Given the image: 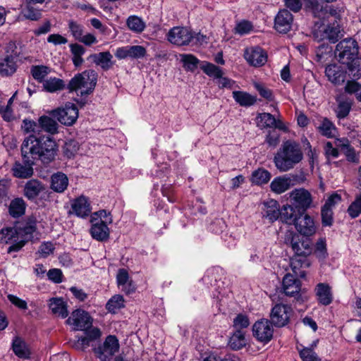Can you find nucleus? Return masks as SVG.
Wrapping results in <instances>:
<instances>
[{
    "label": "nucleus",
    "instance_id": "nucleus-1",
    "mask_svg": "<svg viewBox=\"0 0 361 361\" xmlns=\"http://www.w3.org/2000/svg\"><path fill=\"white\" fill-rule=\"evenodd\" d=\"M58 150L55 140L49 135H30L21 145L23 160L35 164L37 160L49 164L54 160Z\"/></svg>",
    "mask_w": 361,
    "mask_h": 361
},
{
    "label": "nucleus",
    "instance_id": "nucleus-2",
    "mask_svg": "<svg viewBox=\"0 0 361 361\" xmlns=\"http://www.w3.org/2000/svg\"><path fill=\"white\" fill-rule=\"evenodd\" d=\"M285 243L291 247L294 253L290 259L292 271L297 273L299 269L309 267L310 262L307 257L313 252L311 240L298 233H290L286 235Z\"/></svg>",
    "mask_w": 361,
    "mask_h": 361
},
{
    "label": "nucleus",
    "instance_id": "nucleus-3",
    "mask_svg": "<svg viewBox=\"0 0 361 361\" xmlns=\"http://www.w3.org/2000/svg\"><path fill=\"white\" fill-rule=\"evenodd\" d=\"M358 53L357 43L352 38L339 42L334 51L338 61L347 66L349 73L357 78L361 76V59L357 56Z\"/></svg>",
    "mask_w": 361,
    "mask_h": 361
},
{
    "label": "nucleus",
    "instance_id": "nucleus-4",
    "mask_svg": "<svg viewBox=\"0 0 361 361\" xmlns=\"http://www.w3.org/2000/svg\"><path fill=\"white\" fill-rule=\"evenodd\" d=\"M303 158L301 147L298 143L288 140L282 143L274 157L276 168L280 172L293 169Z\"/></svg>",
    "mask_w": 361,
    "mask_h": 361
},
{
    "label": "nucleus",
    "instance_id": "nucleus-5",
    "mask_svg": "<svg viewBox=\"0 0 361 361\" xmlns=\"http://www.w3.org/2000/svg\"><path fill=\"white\" fill-rule=\"evenodd\" d=\"M97 72L94 70H87L78 73L69 81L67 89L69 92L83 89L80 91L81 96L90 94L97 85Z\"/></svg>",
    "mask_w": 361,
    "mask_h": 361
},
{
    "label": "nucleus",
    "instance_id": "nucleus-6",
    "mask_svg": "<svg viewBox=\"0 0 361 361\" xmlns=\"http://www.w3.org/2000/svg\"><path fill=\"white\" fill-rule=\"evenodd\" d=\"M119 349L120 344L117 337L109 335L102 345L94 349V352L100 361H111Z\"/></svg>",
    "mask_w": 361,
    "mask_h": 361
},
{
    "label": "nucleus",
    "instance_id": "nucleus-7",
    "mask_svg": "<svg viewBox=\"0 0 361 361\" xmlns=\"http://www.w3.org/2000/svg\"><path fill=\"white\" fill-rule=\"evenodd\" d=\"M51 115L61 123L71 126L78 117V109L75 104L68 102L63 107L52 111Z\"/></svg>",
    "mask_w": 361,
    "mask_h": 361
},
{
    "label": "nucleus",
    "instance_id": "nucleus-8",
    "mask_svg": "<svg viewBox=\"0 0 361 361\" xmlns=\"http://www.w3.org/2000/svg\"><path fill=\"white\" fill-rule=\"evenodd\" d=\"M290 202L300 212H306L311 206L312 198L308 190L299 188L290 192Z\"/></svg>",
    "mask_w": 361,
    "mask_h": 361
},
{
    "label": "nucleus",
    "instance_id": "nucleus-9",
    "mask_svg": "<svg viewBox=\"0 0 361 361\" xmlns=\"http://www.w3.org/2000/svg\"><path fill=\"white\" fill-rule=\"evenodd\" d=\"M293 313L290 306L276 304L271 310L270 322L276 327H283L289 322Z\"/></svg>",
    "mask_w": 361,
    "mask_h": 361
},
{
    "label": "nucleus",
    "instance_id": "nucleus-10",
    "mask_svg": "<svg viewBox=\"0 0 361 361\" xmlns=\"http://www.w3.org/2000/svg\"><path fill=\"white\" fill-rule=\"evenodd\" d=\"M273 325L268 319L257 321L252 326L253 336L259 342L269 343L273 338Z\"/></svg>",
    "mask_w": 361,
    "mask_h": 361
},
{
    "label": "nucleus",
    "instance_id": "nucleus-11",
    "mask_svg": "<svg viewBox=\"0 0 361 361\" xmlns=\"http://www.w3.org/2000/svg\"><path fill=\"white\" fill-rule=\"evenodd\" d=\"M301 285V281L290 274H286L283 279L282 288L285 295L289 297H294L295 300L300 302L303 301L302 295L300 293Z\"/></svg>",
    "mask_w": 361,
    "mask_h": 361
},
{
    "label": "nucleus",
    "instance_id": "nucleus-12",
    "mask_svg": "<svg viewBox=\"0 0 361 361\" xmlns=\"http://www.w3.org/2000/svg\"><path fill=\"white\" fill-rule=\"evenodd\" d=\"M66 322L73 326L74 331H82L92 326V319L88 312L78 309L72 312Z\"/></svg>",
    "mask_w": 361,
    "mask_h": 361
},
{
    "label": "nucleus",
    "instance_id": "nucleus-13",
    "mask_svg": "<svg viewBox=\"0 0 361 361\" xmlns=\"http://www.w3.org/2000/svg\"><path fill=\"white\" fill-rule=\"evenodd\" d=\"M92 221V226L90 229V233L93 239L99 241L105 242L109 238L110 231L107 226V224L112 223V218L110 216L108 219L103 220H94Z\"/></svg>",
    "mask_w": 361,
    "mask_h": 361
},
{
    "label": "nucleus",
    "instance_id": "nucleus-14",
    "mask_svg": "<svg viewBox=\"0 0 361 361\" xmlns=\"http://www.w3.org/2000/svg\"><path fill=\"white\" fill-rule=\"evenodd\" d=\"M244 58L252 66L260 67L267 61V54L259 47H251L246 48L244 51Z\"/></svg>",
    "mask_w": 361,
    "mask_h": 361
},
{
    "label": "nucleus",
    "instance_id": "nucleus-15",
    "mask_svg": "<svg viewBox=\"0 0 361 361\" xmlns=\"http://www.w3.org/2000/svg\"><path fill=\"white\" fill-rule=\"evenodd\" d=\"M293 225L300 235L305 238L312 235L316 231L313 219L305 212L299 214Z\"/></svg>",
    "mask_w": 361,
    "mask_h": 361
},
{
    "label": "nucleus",
    "instance_id": "nucleus-16",
    "mask_svg": "<svg viewBox=\"0 0 361 361\" xmlns=\"http://www.w3.org/2000/svg\"><path fill=\"white\" fill-rule=\"evenodd\" d=\"M293 16L287 9H281L274 18V28L279 33H287L292 27Z\"/></svg>",
    "mask_w": 361,
    "mask_h": 361
},
{
    "label": "nucleus",
    "instance_id": "nucleus-17",
    "mask_svg": "<svg viewBox=\"0 0 361 361\" xmlns=\"http://www.w3.org/2000/svg\"><path fill=\"white\" fill-rule=\"evenodd\" d=\"M315 295L317 301L322 305L327 306L333 301V293L331 286L325 283H318L315 288Z\"/></svg>",
    "mask_w": 361,
    "mask_h": 361
},
{
    "label": "nucleus",
    "instance_id": "nucleus-18",
    "mask_svg": "<svg viewBox=\"0 0 361 361\" xmlns=\"http://www.w3.org/2000/svg\"><path fill=\"white\" fill-rule=\"evenodd\" d=\"M112 59L113 56L109 51H104L91 54L87 59L99 66L104 71H107L113 66Z\"/></svg>",
    "mask_w": 361,
    "mask_h": 361
},
{
    "label": "nucleus",
    "instance_id": "nucleus-19",
    "mask_svg": "<svg viewBox=\"0 0 361 361\" xmlns=\"http://www.w3.org/2000/svg\"><path fill=\"white\" fill-rule=\"evenodd\" d=\"M73 213L79 217H85L91 212L90 204L84 196L75 199L71 204Z\"/></svg>",
    "mask_w": 361,
    "mask_h": 361
},
{
    "label": "nucleus",
    "instance_id": "nucleus-20",
    "mask_svg": "<svg viewBox=\"0 0 361 361\" xmlns=\"http://www.w3.org/2000/svg\"><path fill=\"white\" fill-rule=\"evenodd\" d=\"M17 56L8 55L0 59V75L1 76H9L13 75L17 68Z\"/></svg>",
    "mask_w": 361,
    "mask_h": 361
},
{
    "label": "nucleus",
    "instance_id": "nucleus-21",
    "mask_svg": "<svg viewBox=\"0 0 361 361\" xmlns=\"http://www.w3.org/2000/svg\"><path fill=\"white\" fill-rule=\"evenodd\" d=\"M336 145L341 149V151L345 154L348 161L355 164L359 163V156L357 154L354 147L350 145L348 140H337Z\"/></svg>",
    "mask_w": 361,
    "mask_h": 361
},
{
    "label": "nucleus",
    "instance_id": "nucleus-22",
    "mask_svg": "<svg viewBox=\"0 0 361 361\" xmlns=\"http://www.w3.org/2000/svg\"><path fill=\"white\" fill-rule=\"evenodd\" d=\"M336 102L338 104L337 109L336 110V116L339 119L347 117L353 104V99L345 95H341L336 98Z\"/></svg>",
    "mask_w": 361,
    "mask_h": 361
},
{
    "label": "nucleus",
    "instance_id": "nucleus-23",
    "mask_svg": "<svg viewBox=\"0 0 361 361\" xmlns=\"http://www.w3.org/2000/svg\"><path fill=\"white\" fill-rule=\"evenodd\" d=\"M25 164L16 161L11 170L13 175L18 178H28L33 174L32 166L35 164L27 163L23 160Z\"/></svg>",
    "mask_w": 361,
    "mask_h": 361
},
{
    "label": "nucleus",
    "instance_id": "nucleus-24",
    "mask_svg": "<svg viewBox=\"0 0 361 361\" xmlns=\"http://www.w3.org/2000/svg\"><path fill=\"white\" fill-rule=\"evenodd\" d=\"M325 74L329 80L335 85H341L345 80V73L340 70L336 65L331 64L326 67Z\"/></svg>",
    "mask_w": 361,
    "mask_h": 361
},
{
    "label": "nucleus",
    "instance_id": "nucleus-25",
    "mask_svg": "<svg viewBox=\"0 0 361 361\" xmlns=\"http://www.w3.org/2000/svg\"><path fill=\"white\" fill-rule=\"evenodd\" d=\"M291 188L290 179L286 175L275 178L270 184V188L276 194H281Z\"/></svg>",
    "mask_w": 361,
    "mask_h": 361
},
{
    "label": "nucleus",
    "instance_id": "nucleus-26",
    "mask_svg": "<svg viewBox=\"0 0 361 361\" xmlns=\"http://www.w3.org/2000/svg\"><path fill=\"white\" fill-rule=\"evenodd\" d=\"M300 214L301 212L291 204H286L280 210V219L288 224H293Z\"/></svg>",
    "mask_w": 361,
    "mask_h": 361
},
{
    "label": "nucleus",
    "instance_id": "nucleus-27",
    "mask_svg": "<svg viewBox=\"0 0 361 361\" xmlns=\"http://www.w3.org/2000/svg\"><path fill=\"white\" fill-rule=\"evenodd\" d=\"M68 185V178L67 176L58 172L54 173L51 178V188L56 192H63Z\"/></svg>",
    "mask_w": 361,
    "mask_h": 361
},
{
    "label": "nucleus",
    "instance_id": "nucleus-28",
    "mask_svg": "<svg viewBox=\"0 0 361 361\" xmlns=\"http://www.w3.org/2000/svg\"><path fill=\"white\" fill-rule=\"evenodd\" d=\"M263 216L274 222L280 217L279 205L276 200H271L264 203Z\"/></svg>",
    "mask_w": 361,
    "mask_h": 361
},
{
    "label": "nucleus",
    "instance_id": "nucleus-29",
    "mask_svg": "<svg viewBox=\"0 0 361 361\" xmlns=\"http://www.w3.org/2000/svg\"><path fill=\"white\" fill-rule=\"evenodd\" d=\"M233 97L240 106L244 107L251 106L257 102V97L247 92L233 91Z\"/></svg>",
    "mask_w": 361,
    "mask_h": 361
},
{
    "label": "nucleus",
    "instance_id": "nucleus-30",
    "mask_svg": "<svg viewBox=\"0 0 361 361\" xmlns=\"http://www.w3.org/2000/svg\"><path fill=\"white\" fill-rule=\"evenodd\" d=\"M43 189V185L39 181L32 179L25 184L24 194L29 200H33L39 195Z\"/></svg>",
    "mask_w": 361,
    "mask_h": 361
},
{
    "label": "nucleus",
    "instance_id": "nucleus-31",
    "mask_svg": "<svg viewBox=\"0 0 361 361\" xmlns=\"http://www.w3.org/2000/svg\"><path fill=\"white\" fill-rule=\"evenodd\" d=\"M49 306L53 314L62 318H66L68 314L66 304L62 298L50 299Z\"/></svg>",
    "mask_w": 361,
    "mask_h": 361
},
{
    "label": "nucleus",
    "instance_id": "nucleus-32",
    "mask_svg": "<svg viewBox=\"0 0 361 361\" xmlns=\"http://www.w3.org/2000/svg\"><path fill=\"white\" fill-rule=\"evenodd\" d=\"M12 348L14 353L20 358H28L30 357V353L25 342L18 336L13 338Z\"/></svg>",
    "mask_w": 361,
    "mask_h": 361
},
{
    "label": "nucleus",
    "instance_id": "nucleus-33",
    "mask_svg": "<svg viewBox=\"0 0 361 361\" xmlns=\"http://www.w3.org/2000/svg\"><path fill=\"white\" fill-rule=\"evenodd\" d=\"M17 228L20 238L27 242L33 238L32 234L36 231V222L32 219H30L24 226H19Z\"/></svg>",
    "mask_w": 361,
    "mask_h": 361
},
{
    "label": "nucleus",
    "instance_id": "nucleus-34",
    "mask_svg": "<svg viewBox=\"0 0 361 361\" xmlns=\"http://www.w3.org/2000/svg\"><path fill=\"white\" fill-rule=\"evenodd\" d=\"M38 128L54 135L57 133L58 123L52 118L47 116H42L38 119Z\"/></svg>",
    "mask_w": 361,
    "mask_h": 361
},
{
    "label": "nucleus",
    "instance_id": "nucleus-35",
    "mask_svg": "<svg viewBox=\"0 0 361 361\" xmlns=\"http://www.w3.org/2000/svg\"><path fill=\"white\" fill-rule=\"evenodd\" d=\"M20 239L17 226L6 227L0 230V243H9L16 242Z\"/></svg>",
    "mask_w": 361,
    "mask_h": 361
},
{
    "label": "nucleus",
    "instance_id": "nucleus-36",
    "mask_svg": "<svg viewBox=\"0 0 361 361\" xmlns=\"http://www.w3.org/2000/svg\"><path fill=\"white\" fill-rule=\"evenodd\" d=\"M319 133L328 138L335 137L336 128L335 125L327 118H323L320 125L317 127Z\"/></svg>",
    "mask_w": 361,
    "mask_h": 361
},
{
    "label": "nucleus",
    "instance_id": "nucleus-37",
    "mask_svg": "<svg viewBox=\"0 0 361 361\" xmlns=\"http://www.w3.org/2000/svg\"><path fill=\"white\" fill-rule=\"evenodd\" d=\"M325 38L330 43H336L341 38V30L338 23H334L326 27L324 30Z\"/></svg>",
    "mask_w": 361,
    "mask_h": 361
},
{
    "label": "nucleus",
    "instance_id": "nucleus-38",
    "mask_svg": "<svg viewBox=\"0 0 361 361\" xmlns=\"http://www.w3.org/2000/svg\"><path fill=\"white\" fill-rule=\"evenodd\" d=\"M228 345L235 350L244 347L246 345L245 332L242 330H236L230 338Z\"/></svg>",
    "mask_w": 361,
    "mask_h": 361
},
{
    "label": "nucleus",
    "instance_id": "nucleus-39",
    "mask_svg": "<svg viewBox=\"0 0 361 361\" xmlns=\"http://www.w3.org/2000/svg\"><path fill=\"white\" fill-rule=\"evenodd\" d=\"M25 211V203L22 198L13 200L9 205L8 212L11 216L19 217L24 214Z\"/></svg>",
    "mask_w": 361,
    "mask_h": 361
},
{
    "label": "nucleus",
    "instance_id": "nucleus-40",
    "mask_svg": "<svg viewBox=\"0 0 361 361\" xmlns=\"http://www.w3.org/2000/svg\"><path fill=\"white\" fill-rule=\"evenodd\" d=\"M256 123L261 129L272 128L275 124V117L270 113H259L256 117Z\"/></svg>",
    "mask_w": 361,
    "mask_h": 361
},
{
    "label": "nucleus",
    "instance_id": "nucleus-41",
    "mask_svg": "<svg viewBox=\"0 0 361 361\" xmlns=\"http://www.w3.org/2000/svg\"><path fill=\"white\" fill-rule=\"evenodd\" d=\"M271 178V173L264 169H258L252 172L251 181L256 185L267 183Z\"/></svg>",
    "mask_w": 361,
    "mask_h": 361
},
{
    "label": "nucleus",
    "instance_id": "nucleus-42",
    "mask_svg": "<svg viewBox=\"0 0 361 361\" xmlns=\"http://www.w3.org/2000/svg\"><path fill=\"white\" fill-rule=\"evenodd\" d=\"M36 4L25 3V7L22 10V15L26 19L37 20L41 18V10L35 7Z\"/></svg>",
    "mask_w": 361,
    "mask_h": 361
},
{
    "label": "nucleus",
    "instance_id": "nucleus-43",
    "mask_svg": "<svg viewBox=\"0 0 361 361\" xmlns=\"http://www.w3.org/2000/svg\"><path fill=\"white\" fill-rule=\"evenodd\" d=\"M306 8L315 18H324L325 8L317 0H304Z\"/></svg>",
    "mask_w": 361,
    "mask_h": 361
},
{
    "label": "nucleus",
    "instance_id": "nucleus-44",
    "mask_svg": "<svg viewBox=\"0 0 361 361\" xmlns=\"http://www.w3.org/2000/svg\"><path fill=\"white\" fill-rule=\"evenodd\" d=\"M124 307V298L121 295H115L111 298L106 304V310L111 313Z\"/></svg>",
    "mask_w": 361,
    "mask_h": 361
},
{
    "label": "nucleus",
    "instance_id": "nucleus-45",
    "mask_svg": "<svg viewBox=\"0 0 361 361\" xmlns=\"http://www.w3.org/2000/svg\"><path fill=\"white\" fill-rule=\"evenodd\" d=\"M65 87L63 80L53 78L46 80L43 82L44 89L49 92H54L57 90H63Z\"/></svg>",
    "mask_w": 361,
    "mask_h": 361
},
{
    "label": "nucleus",
    "instance_id": "nucleus-46",
    "mask_svg": "<svg viewBox=\"0 0 361 361\" xmlns=\"http://www.w3.org/2000/svg\"><path fill=\"white\" fill-rule=\"evenodd\" d=\"M344 89L346 93L355 94L357 100L361 102V84L355 80H348Z\"/></svg>",
    "mask_w": 361,
    "mask_h": 361
},
{
    "label": "nucleus",
    "instance_id": "nucleus-47",
    "mask_svg": "<svg viewBox=\"0 0 361 361\" xmlns=\"http://www.w3.org/2000/svg\"><path fill=\"white\" fill-rule=\"evenodd\" d=\"M50 68L46 66H33L31 68V73L34 79L39 82H43L44 78L49 73Z\"/></svg>",
    "mask_w": 361,
    "mask_h": 361
},
{
    "label": "nucleus",
    "instance_id": "nucleus-48",
    "mask_svg": "<svg viewBox=\"0 0 361 361\" xmlns=\"http://www.w3.org/2000/svg\"><path fill=\"white\" fill-rule=\"evenodd\" d=\"M80 148V144L75 140H69L65 142L63 146V154L67 158L73 157Z\"/></svg>",
    "mask_w": 361,
    "mask_h": 361
},
{
    "label": "nucleus",
    "instance_id": "nucleus-49",
    "mask_svg": "<svg viewBox=\"0 0 361 361\" xmlns=\"http://www.w3.org/2000/svg\"><path fill=\"white\" fill-rule=\"evenodd\" d=\"M200 61L192 54H182L183 67L190 71H195L197 68Z\"/></svg>",
    "mask_w": 361,
    "mask_h": 361
},
{
    "label": "nucleus",
    "instance_id": "nucleus-50",
    "mask_svg": "<svg viewBox=\"0 0 361 361\" xmlns=\"http://www.w3.org/2000/svg\"><path fill=\"white\" fill-rule=\"evenodd\" d=\"M68 29L75 40L80 41L85 34L84 26L76 21H68Z\"/></svg>",
    "mask_w": 361,
    "mask_h": 361
},
{
    "label": "nucleus",
    "instance_id": "nucleus-51",
    "mask_svg": "<svg viewBox=\"0 0 361 361\" xmlns=\"http://www.w3.org/2000/svg\"><path fill=\"white\" fill-rule=\"evenodd\" d=\"M127 25L131 30L136 32H141L145 27L142 19L137 16H130L127 20Z\"/></svg>",
    "mask_w": 361,
    "mask_h": 361
},
{
    "label": "nucleus",
    "instance_id": "nucleus-52",
    "mask_svg": "<svg viewBox=\"0 0 361 361\" xmlns=\"http://www.w3.org/2000/svg\"><path fill=\"white\" fill-rule=\"evenodd\" d=\"M201 69L210 77L220 78L223 75L221 68L211 63H206L204 65H202Z\"/></svg>",
    "mask_w": 361,
    "mask_h": 361
},
{
    "label": "nucleus",
    "instance_id": "nucleus-53",
    "mask_svg": "<svg viewBox=\"0 0 361 361\" xmlns=\"http://www.w3.org/2000/svg\"><path fill=\"white\" fill-rule=\"evenodd\" d=\"M299 354L302 361H322L312 348H303L299 350Z\"/></svg>",
    "mask_w": 361,
    "mask_h": 361
},
{
    "label": "nucleus",
    "instance_id": "nucleus-54",
    "mask_svg": "<svg viewBox=\"0 0 361 361\" xmlns=\"http://www.w3.org/2000/svg\"><path fill=\"white\" fill-rule=\"evenodd\" d=\"M322 224L323 226H331L334 223L333 210L322 207L321 209Z\"/></svg>",
    "mask_w": 361,
    "mask_h": 361
},
{
    "label": "nucleus",
    "instance_id": "nucleus-55",
    "mask_svg": "<svg viewBox=\"0 0 361 361\" xmlns=\"http://www.w3.org/2000/svg\"><path fill=\"white\" fill-rule=\"evenodd\" d=\"M167 39L174 45H180V27L176 26L171 28L167 34Z\"/></svg>",
    "mask_w": 361,
    "mask_h": 361
},
{
    "label": "nucleus",
    "instance_id": "nucleus-56",
    "mask_svg": "<svg viewBox=\"0 0 361 361\" xmlns=\"http://www.w3.org/2000/svg\"><path fill=\"white\" fill-rule=\"evenodd\" d=\"M314 255L319 259H324L327 256L326 245L324 239H319L315 245Z\"/></svg>",
    "mask_w": 361,
    "mask_h": 361
},
{
    "label": "nucleus",
    "instance_id": "nucleus-57",
    "mask_svg": "<svg viewBox=\"0 0 361 361\" xmlns=\"http://www.w3.org/2000/svg\"><path fill=\"white\" fill-rule=\"evenodd\" d=\"M348 212L352 218H356L361 214V196L357 197L349 206Z\"/></svg>",
    "mask_w": 361,
    "mask_h": 361
},
{
    "label": "nucleus",
    "instance_id": "nucleus-58",
    "mask_svg": "<svg viewBox=\"0 0 361 361\" xmlns=\"http://www.w3.org/2000/svg\"><path fill=\"white\" fill-rule=\"evenodd\" d=\"M250 325V321L246 315L239 314L233 320V326L236 330H241Z\"/></svg>",
    "mask_w": 361,
    "mask_h": 361
},
{
    "label": "nucleus",
    "instance_id": "nucleus-59",
    "mask_svg": "<svg viewBox=\"0 0 361 361\" xmlns=\"http://www.w3.org/2000/svg\"><path fill=\"white\" fill-rule=\"evenodd\" d=\"M21 128L26 133H34L33 135H36V133L39 131L37 123L34 121L26 118L23 121Z\"/></svg>",
    "mask_w": 361,
    "mask_h": 361
},
{
    "label": "nucleus",
    "instance_id": "nucleus-60",
    "mask_svg": "<svg viewBox=\"0 0 361 361\" xmlns=\"http://www.w3.org/2000/svg\"><path fill=\"white\" fill-rule=\"evenodd\" d=\"M279 137L280 134L275 129H272L268 132L265 140L270 147H275L279 142Z\"/></svg>",
    "mask_w": 361,
    "mask_h": 361
},
{
    "label": "nucleus",
    "instance_id": "nucleus-61",
    "mask_svg": "<svg viewBox=\"0 0 361 361\" xmlns=\"http://www.w3.org/2000/svg\"><path fill=\"white\" fill-rule=\"evenodd\" d=\"M130 58L140 59L146 55V49L140 45L130 46Z\"/></svg>",
    "mask_w": 361,
    "mask_h": 361
},
{
    "label": "nucleus",
    "instance_id": "nucleus-62",
    "mask_svg": "<svg viewBox=\"0 0 361 361\" xmlns=\"http://www.w3.org/2000/svg\"><path fill=\"white\" fill-rule=\"evenodd\" d=\"M62 271L59 269H51L47 272L49 279L56 283H59L62 281Z\"/></svg>",
    "mask_w": 361,
    "mask_h": 361
},
{
    "label": "nucleus",
    "instance_id": "nucleus-63",
    "mask_svg": "<svg viewBox=\"0 0 361 361\" xmlns=\"http://www.w3.org/2000/svg\"><path fill=\"white\" fill-rule=\"evenodd\" d=\"M129 274L124 269H119L117 276L116 281L118 286H125L129 281Z\"/></svg>",
    "mask_w": 361,
    "mask_h": 361
},
{
    "label": "nucleus",
    "instance_id": "nucleus-64",
    "mask_svg": "<svg viewBox=\"0 0 361 361\" xmlns=\"http://www.w3.org/2000/svg\"><path fill=\"white\" fill-rule=\"evenodd\" d=\"M54 250V245L51 242H46L39 246L38 252L43 257H46L52 253Z\"/></svg>",
    "mask_w": 361,
    "mask_h": 361
}]
</instances>
